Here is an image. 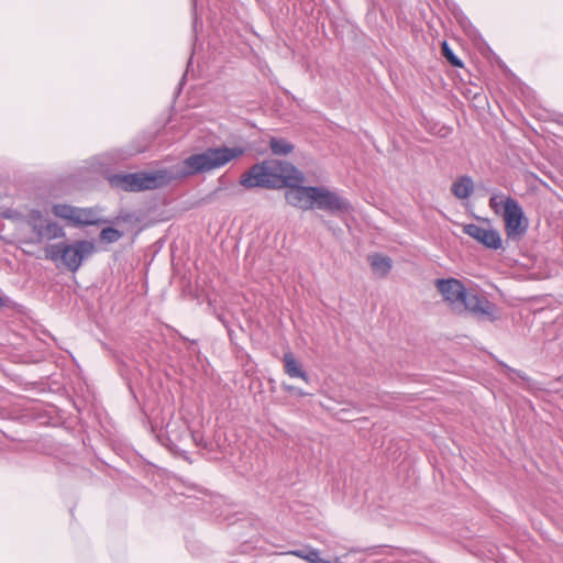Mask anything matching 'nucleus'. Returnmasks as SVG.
<instances>
[{
	"mask_svg": "<svg viewBox=\"0 0 563 563\" xmlns=\"http://www.w3.org/2000/svg\"><path fill=\"white\" fill-rule=\"evenodd\" d=\"M303 180V174L294 164L279 159H266L243 173L240 184L246 189L287 187L285 199L288 205L301 210H312L317 186L300 185Z\"/></svg>",
	"mask_w": 563,
	"mask_h": 563,
	"instance_id": "f257e3e1",
	"label": "nucleus"
},
{
	"mask_svg": "<svg viewBox=\"0 0 563 563\" xmlns=\"http://www.w3.org/2000/svg\"><path fill=\"white\" fill-rule=\"evenodd\" d=\"M241 147H208L199 154H192L183 162V176L196 175L220 168L234 158L243 155Z\"/></svg>",
	"mask_w": 563,
	"mask_h": 563,
	"instance_id": "f03ea898",
	"label": "nucleus"
},
{
	"mask_svg": "<svg viewBox=\"0 0 563 563\" xmlns=\"http://www.w3.org/2000/svg\"><path fill=\"white\" fill-rule=\"evenodd\" d=\"M172 179L173 176L167 170H156L153 173H117L107 177V180L112 188L128 192H140L163 188L167 186Z\"/></svg>",
	"mask_w": 563,
	"mask_h": 563,
	"instance_id": "7ed1b4c3",
	"label": "nucleus"
},
{
	"mask_svg": "<svg viewBox=\"0 0 563 563\" xmlns=\"http://www.w3.org/2000/svg\"><path fill=\"white\" fill-rule=\"evenodd\" d=\"M93 251L95 244L91 241L81 240L74 244L60 242L51 246L47 256L52 261L60 260L71 273H75L81 266L82 261L90 256Z\"/></svg>",
	"mask_w": 563,
	"mask_h": 563,
	"instance_id": "20e7f679",
	"label": "nucleus"
},
{
	"mask_svg": "<svg viewBox=\"0 0 563 563\" xmlns=\"http://www.w3.org/2000/svg\"><path fill=\"white\" fill-rule=\"evenodd\" d=\"M505 221V231L509 240L522 238L528 230V219L520 203L511 196L507 197L505 210L503 212Z\"/></svg>",
	"mask_w": 563,
	"mask_h": 563,
	"instance_id": "39448f33",
	"label": "nucleus"
},
{
	"mask_svg": "<svg viewBox=\"0 0 563 563\" xmlns=\"http://www.w3.org/2000/svg\"><path fill=\"white\" fill-rule=\"evenodd\" d=\"M313 209H319L329 214L340 217L352 210L350 201L336 191L324 186H317Z\"/></svg>",
	"mask_w": 563,
	"mask_h": 563,
	"instance_id": "423d86ee",
	"label": "nucleus"
},
{
	"mask_svg": "<svg viewBox=\"0 0 563 563\" xmlns=\"http://www.w3.org/2000/svg\"><path fill=\"white\" fill-rule=\"evenodd\" d=\"M55 217L68 220L73 224L79 225H97L106 222L98 218L96 210L92 208H79L66 203H56L53 206Z\"/></svg>",
	"mask_w": 563,
	"mask_h": 563,
	"instance_id": "0eeeda50",
	"label": "nucleus"
},
{
	"mask_svg": "<svg viewBox=\"0 0 563 563\" xmlns=\"http://www.w3.org/2000/svg\"><path fill=\"white\" fill-rule=\"evenodd\" d=\"M435 286L450 306L453 308L462 307L467 290L460 280L455 278L437 279Z\"/></svg>",
	"mask_w": 563,
	"mask_h": 563,
	"instance_id": "6e6552de",
	"label": "nucleus"
},
{
	"mask_svg": "<svg viewBox=\"0 0 563 563\" xmlns=\"http://www.w3.org/2000/svg\"><path fill=\"white\" fill-rule=\"evenodd\" d=\"M463 232L489 250H498L501 247L503 241L500 233L495 229H487L475 223H468L463 227Z\"/></svg>",
	"mask_w": 563,
	"mask_h": 563,
	"instance_id": "1a4fd4ad",
	"label": "nucleus"
},
{
	"mask_svg": "<svg viewBox=\"0 0 563 563\" xmlns=\"http://www.w3.org/2000/svg\"><path fill=\"white\" fill-rule=\"evenodd\" d=\"M462 306L477 316L495 319L496 305L484 296L467 292Z\"/></svg>",
	"mask_w": 563,
	"mask_h": 563,
	"instance_id": "9d476101",
	"label": "nucleus"
},
{
	"mask_svg": "<svg viewBox=\"0 0 563 563\" xmlns=\"http://www.w3.org/2000/svg\"><path fill=\"white\" fill-rule=\"evenodd\" d=\"M166 433L170 442V450L177 448V442L186 438L192 439L197 445H200L202 442V437H198V434L191 432L185 422L169 421L166 426Z\"/></svg>",
	"mask_w": 563,
	"mask_h": 563,
	"instance_id": "9b49d317",
	"label": "nucleus"
},
{
	"mask_svg": "<svg viewBox=\"0 0 563 563\" xmlns=\"http://www.w3.org/2000/svg\"><path fill=\"white\" fill-rule=\"evenodd\" d=\"M283 361L287 375L309 382L308 374L302 369L301 364L294 357L292 353H285Z\"/></svg>",
	"mask_w": 563,
	"mask_h": 563,
	"instance_id": "f8f14e48",
	"label": "nucleus"
},
{
	"mask_svg": "<svg viewBox=\"0 0 563 563\" xmlns=\"http://www.w3.org/2000/svg\"><path fill=\"white\" fill-rule=\"evenodd\" d=\"M474 190V183L470 176H461L452 184L451 191L459 199H467Z\"/></svg>",
	"mask_w": 563,
	"mask_h": 563,
	"instance_id": "ddd939ff",
	"label": "nucleus"
},
{
	"mask_svg": "<svg viewBox=\"0 0 563 563\" xmlns=\"http://www.w3.org/2000/svg\"><path fill=\"white\" fill-rule=\"evenodd\" d=\"M368 261L373 272L380 277H385L391 269V258L383 254H374L368 256Z\"/></svg>",
	"mask_w": 563,
	"mask_h": 563,
	"instance_id": "4468645a",
	"label": "nucleus"
},
{
	"mask_svg": "<svg viewBox=\"0 0 563 563\" xmlns=\"http://www.w3.org/2000/svg\"><path fill=\"white\" fill-rule=\"evenodd\" d=\"M268 145L272 153L277 156H286L295 148L294 144L286 139L276 136L269 137Z\"/></svg>",
	"mask_w": 563,
	"mask_h": 563,
	"instance_id": "2eb2a0df",
	"label": "nucleus"
},
{
	"mask_svg": "<svg viewBox=\"0 0 563 563\" xmlns=\"http://www.w3.org/2000/svg\"><path fill=\"white\" fill-rule=\"evenodd\" d=\"M38 234L48 240L62 238L65 235L64 229L56 222H47L38 231Z\"/></svg>",
	"mask_w": 563,
	"mask_h": 563,
	"instance_id": "dca6fc26",
	"label": "nucleus"
},
{
	"mask_svg": "<svg viewBox=\"0 0 563 563\" xmlns=\"http://www.w3.org/2000/svg\"><path fill=\"white\" fill-rule=\"evenodd\" d=\"M507 197L504 194H494L489 198L488 206L489 208L498 216L503 217V212L505 210Z\"/></svg>",
	"mask_w": 563,
	"mask_h": 563,
	"instance_id": "f3484780",
	"label": "nucleus"
},
{
	"mask_svg": "<svg viewBox=\"0 0 563 563\" xmlns=\"http://www.w3.org/2000/svg\"><path fill=\"white\" fill-rule=\"evenodd\" d=\"M123 236V233L115 228L107 227L100 232V241L106 243H114Z\"/></svg>",
	"mask_w": 563,
	"mask_h": 563,
	"instance_id": "a211bd4d",
	"label": "nucleus"
},
{
	"mask_svg": "<svg viewBox=\"0 0 563 563\" xmlns=\"http://www.w3.org/2000/svg\"><path fill=\"white\" fill-rule=\"evenodd\" d=\"M442 53L446 60L455 67H462L463 63L462 60L453 53V51L450 48L449 44L446 42H443L442 44Z\"/></svg>",
	"mask_w": 563,
	"mask_h": 563,
	"instance_id": "6ab92c4d",
	"label": "nucleus"
},
{
	"mask_svg": "<svg viewBox=\"0 0 563 563\" xmlns=\"http://www.w3.org/2000/svg\"><path fill=\"white\" fill-rule=\"evenodd\" d=\"M282 388L285 390V391H288L292 395H296V396H299V397H305L308 395V393H305L302 389L296 387V386H292V385H288V384H282Z\"/></svg>",
	"mask_w": 563,
	"mask_h": 563,
	"instance_id": "aec40b11",
	"label": "nucleus"
},
{
	"mask_svg": "<svg viewBox=\"0 0 563 563\" xmlns=\"http://www.w3.org/2000/svg\"><path fill=\"white\" fill-rule=\"evenodd\" d=\"M312 549L313 548H309V547H306V548H302V549H296V550L289 551L288 554L305 560V558L307 556L308 552H310Z\"/></svg>",
	"mask_w": 563,
	"mask_h": 563,
	"instance_id": "412c9836",
	"label": "nucleus"
},
{
	"mask_svg": "<svg viewBox=\"0 0 563 563\" xmlns=\"http://www.w3.org/2000/svg\"><path fill=\"white\" fill-rule=\"evenodd\" d=\"M319 550L312 549L310 552H308L307 556L305 558V561L308 563H312L313 559H317V553Z\"/></svg>",
	"mask_w": 563,
	"mask_h": 563,
	"instance_id": "4be33fe9",
	"label": "nucleus"
},
{
	"mask_svg": "<svg viewBox=\"0 0 563 563\" xmlns=\"http://www.w3.org/2000/svg\"><path fill=\"white\" fill-rule=\"evenodd\" d=\"M320 559V552L318 551L317 559H313L312 563H318Z\"/></svg>",
	"mask_w": 563,
	"mask_h": 563,
	"instance_id": "5701e85b",
	"label": "nucleus"
},
{
	"mask_svg": "<svg viewBox=\"0 0 563 563\" xmlns=\"http://www.w3.org/2000/svg\"><path fill=\"white\" fill-rule=\"evenodd\" d=\"M5 306V300L0 296V308Z\"/></svg>",
	"mask_w": 563,
	"mask_h": 563,
	"instance_id": "b1692460",
	"label": "nucleus"
},
{
	"mask_svg": "<svg viewBox=\"0 0 563 563\" xmlns=\"http://www.w3.org/2000/svg\"><path fill=\"white\" fill-rule=\"evenodd\" d=\"M219 320H220V321H221L225 327H228V325H227V322H225V320H224L223 318L219 317Z\"/></svg>",
	"mask_w": 563,
	"mask_h": 563,
	"instance_id": "393cba45",
	"label": "nucleus"
}]
</instances>
